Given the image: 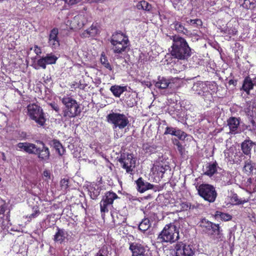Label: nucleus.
<instances>
[{"instance_id": "1", "label": "nucleus", "mask_w": 256, "mask_h": 256, "mask_svg": "<svg viewBox=\"0 0 256 256\" xmlns=\"http://www.w3.org/2000/svg\"><path fill=\"white\" fill-rule=\"evenodd\" d=\"M172 44L170 50L172 56L178 60H185L192 54V50L186 39L178 35L172 36Z\"/></svg>"}, {"instance_id": "2", "label": "nucleus", "mask_w": 256, "mask_h": 256, "mask_svg": "<svg viewBox=\"0 0 256 256\" xmlns=\"http://www.w3.org/2000/svg\"><path fill=\"white\" fill-rule=\"evenodd\" d=\"M179 231L172 223L166 224L157 238L158 242L174 243L179 239Z\"/></svg>"}, {"instance_id": "3", "label": "nucleus", "mask_w": 256, "mask_h": 256, "mask_svg": "<svg viewBox=\"0 0 256 256\" xmlns=\"http://www.w3.org/2000/svg\"><path fill=\"white\" fill-rule=\"evenodd\" d=\"M62 104L64 106L63 110L64 116L70 118H74L80 113L79 106L76 101L68 95L60 98Z\"/></svg>"}, {"instance_id": "4", "label": "nucleus", "mask_w": 256, "mask_h": 256, "mask_svg": "<svg viewBox=\"0 0 256 256\" xmlns=\"http://www.w3.org/2000/svg\"><path fill=\"white\" fill-rule=\"evenodd\" d=\"M196 187L198 194L205 200L209 202H214L216 200L218 194L213 186L202 184Z\"/></svg>"}, {"instance_id": "5", "label": "nucleus", "mask_w": 256, "mask_h": 256, "mask_svg": "<svg viewBox=\"0 0 256 256\" xmlns=\"http://www.w3.org/2000/svg\"><path fill=\"white\" fill-rule=\"evenodd\" d=\"M28 114L30 118L34 120L38 124L43 126L46 119L42 108L36 104H30L28 107Z\"/></svg>"}, {"instance_id": "6", "label": "nucleus", "mask_w": 256, "mask_h": 256, "mask_svg": "<svg viewBox=\"0 0 256 256\" xmlns=\"http://www.w3.org/2000/svg\"><path fill=\"white\" fill-rule=\"evenodd\" d=\"M210 88L206 82H198L194 84L192 90L194 94L202 97L203 99L208 102H212L213 100L212 93L210 92Z\"/></svg>"}, {"instance_id": "7", "label": "nucleus", "mask_w": 256, "mask_h": 256, "mask_svg": "<svg viewBox=\"0 0 256 256\" xmlns=\"http://www.w3.org/2000/svg\"><path fill=\"white\" fill-rule=\"evenodd\" d=\"M128 41V38L122 33L116 32L112 34L110 42L114 52L120 53L124 51L127 47Z\"/></svg>"}, {"instance_id": "8", "label": "nucleus", "mask_w": 256, "mask_h": 256, "mask_svg": "<svg viewBox=\"0 0 256 256\" xmlns=\"http://www.w3.org/2000/svg\"><path fill=\"white\" fill-rule=\"evenodd\" d=\"M106 119L109 123L114 124V128H122L128 124L127 118L123 114L112 112L107 116Z\"/></svg>"}, {"instance_id": "9", "label": "nucleus", "mask_w": 256, "mask_h": 256, "mask_svg": "<svg viewBox=\"0 0 256 256\" xmlns=\"http://www.w3.org/2000/svg\"><path fill=\"white\" fill-rule=\"evenodd\" d=\"M118 198L116 193L111 192H106L100 202V208L102 213L108 212L110 208L113 204L114 200Z\"/></svg>"}, {"instance_id": "10", "label": "nucleus", "mask_w": 256, "mask_h": 256, "mask_svg": "<svg viewBox=\"0 0 256 256\" xmlns=\"http://www.w3.org/2000/svg\"><path fill=\"white\" fill-rule=\"evenodd\" d=\"M174 256H192L194 251L190 245L178 242L174 246Z\"/></svg>"}, {"instance_id": "11", "label": "nucleus", "mask_w": 256, "mask_h": 256, "mask_svg": "<svg viewBox=\"0 0 256 256\" xmlns=\"http://www.w3.org/2000/svg\"><path fill=\"white\" fill-rule=\"evenodd\" d=\"M88 14L82 12L74 16L70 22L71 28H80L88 22Z\"/></svg>"}, {"instance_id": "12", "label": "nucleus", "mask_w": 256, "mask_h": 256, "mask_svg": "<svg viewBox=\"0 0 256 256\" xmlns=\"http://www.w3.org/2000/svg\"><path fill=\"white\" fill-rule=\"evenodd\" d=\"M129 249L132 252V256H144L146 252V249L140 240L131 242L130 244Z\"/></svg>"}, {"instance_id": "13", "label": "nucleus", "mask_w": 256, "mask_h": 256, "mask_svg": "<svg viewBox=\"0 0 256 256\" xmlns=\"http://www.w3.org/2000/svg\"><path fill=\"white\" fill-rule=\"evenodd\" d=\"M58 34V29L54 28L50 30L49 34L48 44L49 46L53 49H56L60 46Z\"/></svg>"}, {"instance_id": "14", "label": "nucleus", "mask_w": 256, "mask_h": 256, "mask_svg": "<svg viewBox=\"0 0 256 256\" xmlns=\"http://www.w3.org/2000/svg\"><path fill=\"white\" fill-rule=\"evenodd\" d=\"M100 33V26L98 23H93L90 28L81 34L82 38L94 37Z\"/></svg>"}, {"instance_id": "15", "label": "nucleus", "mask_w": 256, "mask_h": 256, "mask_svg": "<svg viewBox=\"0 0 256 256\" xmlns=\"http://www.w3.org/2000/svg\"><path fill=\"white\" fill-rule=\"evenodd\" d=\"M42 148H36V151L35 154L37 155L38 158L42 160H47L49 159L50 152L48 148L45 146L43 142H40Z\"/></svg>"}, {"instance_id": "16", "label": "nucleus", "mask_w": 256, "mask_h": 256, "mask_svg": "<svg viewBox=\"0 0 256 256\" xmlns=\"http://www.w3.org/2000/svg\"><path fill=\"white\" fill-rule=\"evenodd\" d=\"M17 148L19 150H23L29 154H35L37 146L34 144L25 142L18 144Z\"/></svg>"}, {"instance_id": "17", "label": "nucleus", "mask_w": 256, "mask_h": 256, "mask_svg": "<svg viewBox=\"0 0 256 256\" xmlns=\"http://www.w3.org/2000/svg\"><path fill=\"white\" fill-rule=\"evenodd\" d=\"M164 134H171L178 137L180 140L184 139L186 137V134L183 131L176 128L167 126L166 128Z\"/></svg>"}, {"instance_id": "18", "label": "nucleus", "mask_w": 256, "mask_h": 256, "mask_svg": "<svg viewBox=\"0 0 256 256\" xmlns=\"http://www.w3.org/2000/svg\"><path fill=\"white\" fill-rule=\"evenodd\" d=\"M228 126L230 129V132L236 134L240 125V120L235 117H230L227 120Z\"/></svg>"}, {"instance_id": "19", "label": "nucleus", "mask_w": 256, "mask_h": 256, "mask_svg": "<svg viewBox=\"0 0 256 256\" xmlns=\"http://www.w3.org/2000/svg\"><path fill=\"white\" fill-rule=\"evenodd\" d=\"M210 232L208 233L209 236L216 235V238L218 240H222L224 238L222 230L220 229L218 224L214 223L213 226H212V228L210 229Z\"/></svg>"}, {"instance_id": "20", "label": "nucleus", "mask_w": 256, "mask_h": 256, "mask_svg": "<svg viewBox=\"0 0 256 256\" xmlns=\"http://www.w3.org/2000/svg\"><path fill=\"white\" fill-rule=\"evenodd\" d=\"M66 232L64 229L57 228V232L54 236L53 240L55 242L62 244L66 238Z\"/></svg>"}, {"instance_id": "21", "label": "nucleus", "mask_w": 256, "mask_h": 256, "mask_svg": "<svg viewBox=\"0 0 256 256\" xmlns=\"http://www.w3.org/2000/svg\"><path fill=\"white\" fill-rule=\"evenodd\" d=\"M136 185L138 190L140 192H143L146 190L152 189L153 185L148 182H144L142 178H139L136 181Z\"/></svg>"}, {"instance_id": "22", "label": "nucleus", "mask_w": 256, "mask_h": 256, "mask_svg": "<svg viewBox=\"0 0 256 256\" xmlns=\"http://www.w3.org/2000/svg\"><path fill=\"white\" fill-rule=\"evenodd\" d=\"M218 166V164L216 161L213 162L208 163L206 168V171L204 172V174L210 177L212 176L216 172Z\"/></svg>"}, {"instance_id": "23", "label": "nucleus", "mask_w": 256, "mask_h": 256, "mask_svg": "<svg viewBox=\"0 0 256 256\" xmlns=\"http://www.w3.org/2000/svg\"><path fill=\"white\" fill-rule=\"evenodd\" d=\"M254 143L250 140H246L242 144L241 146L242 150V152L246 155L250 154V151Z\"/></svg>"}, {"instance_id": "24", "label": "nucleus", "mask_w": 256, "mask_h": 256, "mask_svg": "<svg viewBox=\"0 0 256 256\" xmlns=\"http://www.w3.org/2000/svg\"><path fill=\"white\" fill-rule=\"evenodd\" d=\"M170 83L169 80L164 77L159 76L158 80L155 84V86L160 89H164L168 86Z\"/></svg>"}, {"instance_id": "25", "label": "nucleus", "mask_w": 256, "mask_h": 256, "mask_svg": "<svg viewBox=\"0 0 256 256\" xmlns=\"http://www.w3.org/2000/svg\"><path fill=\"white\" fill-rule=\"evenodd\" d=\"M254 87L252 81L249 76L246 77L244 82L242 86V89L248 94H249L250 90H252Z\"/></svg>"}, {"instance_id": "26", "label": "nucleus", "mask_w": 256, "mask_h": 256, "mask_svg": "<svg viewBox=\"0 0 256 256\" xmlns=\"http://www.w3.org/2000/svg\"><path fill=\"white\" fill-rule=\"evenodd\" d=\"M213 222L204 218L200 221V226L202 228V230L205 233L208 234V232H210V229L212 228V226H213Z\"/></svg>"}, {"instance_id": "27", "label": "nucleus", "mask_w": 256, "mask_h": 256, "mask_svg": "<svg viewBox=\"0 0 256 256\" xmlns=\"http://www.w3.org/2000/svg\"><path fill=\"white\" fill-rule=\"evenodd\" d=\"M110 90L114 96L119 97L123 92L126 90V87L114 86H111Z\"/></svg>"}, {"instance_id": "28", "label": "nucleus", "mask_w": 256, "mask_h": 256, "mask_svg": "<svg viewBox=\"0 0 256 256\" xmlns=\"http://www.w3.org/2000/svg\"><path fill=\"white\" fill-rule=\"evenodd\" d=\"M172 25H174V30L178 32L182 33L184 34H188L189 33L188 30L179 22L175 21Z\"/></svg>"}, {"instance_id": "29", "label": "nucleus", "mask_w": 256, "mask_h": 256, "mask_svg": "<svg viewBox=\"0 0 256 256\" xmlns=\"http://www.w3.org/2000/svg\"><path fill=\"white\" fill-rule=\"evenodd\" d=\"M52 144L60 156H62L64 154L65 150L59 141L54 140L52 141Z\"/></svg>"}, {"instance_id": "30", "label": "nucleus", "mask_w": 256, "mask_h": 256, "mask_svg": "<svg viewBox=\"0 0 256 256\" xmlns=\"http://www.w3.org/2000/svg\"><path fill=\"white\" fill-rule=\"evenodd\" d=\"M155 168L157 171L158 174H161V176L168 170H170V167L166 164H158L155 166Z\"/></svg>"}, {"instance_id": "31", "label": "nucleus", "mask_w": 256, "mask_h": 256, "mask_svg": "<svg viewBox=\"0 0 256 256\" xmlns=\"http://www.w3.org/2000/svg\"><path fill=\"white\" fill-rule=\"evenodd\" d=\"M216 218H220L224 221H228L232 219V216L227 213L222 212L220 211H216L214 214Z\"/></svg>"}, {"instance_id": "32", "label": "nucleus", "mask_w": 256, "mask_h": 256, "mask_svg": "<svg viewBox=\"0 0 256 256\" xmlns=\"http://www.w3.org/2000/svg\"><path fill=\"white\" fill-rule=\"evenodd\" d=\"M150 226V221L148 218H144L138 225V229L142 232L148 230Z\"/></svg>"}, {"instance_id": "33", "label": "nucleus", "mask_w": 256, "mask_h": 256, "mask_svg": "<svg viewBox=\"0 0 256 256\" xmlns=\"http://www.w3.org/2000/svg\"><path fill=\"white\" fill-rule=\"evenodd\" d=\"M220 32L224 34L234 36L236 34L238 31L235 28L230 27L228 24H227L226 26L220 29Z\"/></svg>"}, {"instance_id": "34", "label": "nucleus", "mask_w": 256, "mask_h": 256, "mask_svg": "<svg viewBox=\"0 0 256 256\" xmlns=\"http://www.w3.org/2000/svg\"><path fill=\"white\" fill-rule=\"evenodd\" d=\"M242 6L245 8L253 10L256 6V0H244V2L242 4Z\"/></svg>"}, {"instance_id": "35", "label": "nucleus", "mask_w": 256, "mask_h": 256, "mask_svg": "<svg viewBox=\"0 0 256 256\" xmlns=\"http://www.w3.org/2000/svg\"><path fill=\"white\" fill-rule=\"evenodd\" d=\"M46 64H47L46 63V60L44 57H42V58L38 59L36 61V63L33 64V66L36 70H38L40 68H42L43 69H46Z\"/></svg>"}, {"instance_id": "36", "label": "nucleus", "mask_w": 256, "mask_h": 256, "mask_svg": "<svg viewBox=\"0 0 256 256\" xmlns=\"http://www.w3.org/2000/svg\"><path fill=\"white\" fill-rule=\"evenodd\" d=\"M46 60V63L47 64H56L58 58L54 55L52 53L48 54L46 55V56H44Z\"/></svg>"}, {"instance_id": "37", "label": "nucleus", "mask_w": 256, "mask_h": 256, "mask_svg": "<svg viewBox=\"0 0 256 256\" xmlns=\"http://www.w3.org/2000/svg\"><path fill=\"white\" fill-rule=\"evenodd\" d=\"M100 62L108 70H112V67L108 62V60L104 52H102L100 58Z\"/></svg>"}, {"instance_id": "38", "label": "nucleus", "mask_w": 256, "mask_h": 256, "mask_svg": "<svg viewBox=\"0 0 256 256\" xmlns=\"http://www.w3.org/2000/svg\"><path fill=\"white\" fill-rule=\"evenodd\" d=\"M254 166L252 161L248 160L245 162V164L244 166V170L247 173L250 174L253 170Z\"/></svg>"}, {"instance_id": "39", "label": "nucleus", "mask_w": 256, "mask_h": 256, "mask_svg": "<svg viewBox=\"0 0 256 256\" xmlns=\"http://www.w3.org/2000/svg\"><path fill=\"white\" fill-rule=\"evenodd\" d=\"M130 156V158L129 157V159H130V165L129 166V172H132L133 170V168L136 167V164H138V162L137 160V159L132 154H129Z\"/></svg>"}, {"instance_id": "40", "label": "nucleus", "mask_w": 256, "mask_h": 256, "mask_svg": "<svg viewBox=\"0 0 256 256\" xmlns=\"http://www.w3.org/2000/svg\"><path fill=\"white\" fill-rule=\"evenodd\" d=\"M6 208V202L0 198V218H4Z\"/></svg>"}, {"instance_id": "41", "label": "nucleus", "mask_w": 256, "mask_h": 256, "mask_svg": "<svg viewBox=\"0 0 256 256\" xmlns=\"http://www.w3.org/2000/svg\"><path fill=\"white\" fill-rule=\"evenodd\" d=\"M232 175L230 172H224V174L222 175V178L224 181L227 184H232Z\"/></svg>"}, {"instance_id": "42", "label": "nucleus", "mask_w": 256, "mask_h": 256, "mask_svg": "<svg viewBox=\"0 0 256 256\" xmlns=\"http://www.w3.org/2000/svg\"><path fill=\"white\" fill-rule=\"evenodd\" d=\"M68 179L67 178H64L60 182V186L61 190H66L68 188Z\"/></svg>"}, {"instance_id": "43", "label": "nucleus", "mask_w": 256, "mask_h": 256, "mask_svg": "<svg viewBox=\"0 0 256 256\" xmlns=\"http://www.w3.org/2000/svg\"><path fill=\"white\" fill-rule=\"evenodd\" d=\"M256 107V103L254 101H249L246 102V108H245V112L246 111H250Z\"/></svg>"}, {"instance_id": "44", "label": "nucleus", "mask_w": 256, "mask_h": 256, "mask_svg": "<svg viewBox=\"0 0 256 256\" xmlns=\"http://www.w3.org/2000/svg\"><path fill=\"white\" fill-rule=\"evenodd\" d=\"M118 161L120 166L125 169L126 172H128V166L127 165V163L125 162L124 158H121L119 159Z\"/></svg>"}, {"instance_id": "45", "label": "nucleus", "mask_w": 256, "mask_h": 256, "mask_svg": "<svg viewBox=\"0 0 256 256\" xmlns=\"http://www.w3.org/2000/svg\"><path fill=\"white\" fill-rule=\"evenodd\" d=\"M175 144L177 146V150H178V152L181 155H182L183 154L184 150V148H183L182 145L180 144V143L178 140L176 141Z\"/></svg>"}, {"instance_id": "46", "label": "nucleus", "mask_w": 256, "mask_h": 256, "mask_svg": "<svg viewBox=\"0 0 256 256\" xmlns=\"http://www.w3.org/2000/svg\"><path fill=\"white\" fill-rule=\"evenodd\" d=\"M246 114L250 118H256V107L253 110H250V111H246Z\"/></svg>"}, {"instance_id": "47", "label": "nucleus", "mask_w": 256, "mask_h": 256, "mask_svg": "<svg viewBox=\"0 0 256 256\" xmlns=\"http://www.w3.org/2000/svg\"><path fill=\"white\" fill-rule=\"evenodd\" d=\"M202 24V21L200 19H195L193 20L192 25L196 28L201 26Z\"/></svg>"}, {"instance_id": "48", "label": "nucleus", "mask_w": 256, "mask_h": 256, "mask_svg": "<svg viewBox=\"0 0 256 256\" xmlns=\"http://www.w3.org/2000/svg\"><path fill=\"white\" fill-rule=\"evenodd\" d=\"M143 6L144 9L143 10L147 11V12H150L152 9V6L150 4L148 3L147 2L145 1L144 3Z\"/></svg>"}, {"instance_id": "49", "label": "nucleus", "mask_w": 256, "mask_h": 256, "mask_svg": "<svg viewBox=\"0 0 256 256\" xmlns=\"http://www.w3.org/2000/svg\"><path fill=\"white\" fill-rule=\"evenodd\" d=\"M232 199L234 200V201L237 204H244V202H246V200H240L238 198V196L236 194H234L233 196H232Z\"/></svg>"}, {"instance_id": "50", "label": "nucleus", "mask_w": 256, "mask_h": 256, "mask_svg": "<svg viewBox=\"0 0 256 256\" xmlns=\"http://www.w3.org/2000/svg\"><path fill=\"white\" fill-rule=\"evenodd\" d=\"M144 2H145V0H142L140 2H138L136 6L138 10H143V9H144L143 5H144Z\"/></svg>"}, {"instance_id": "51", "label": "nucleus", "mask_w": 256, "mask_h": 256, "mask_svg": "<svg viewBox=\"0 0 256 256\" xmlns=\"http://www.w3.org/2000/svg\"><path fill=\"white\" fill-rule=\"evenodd\" d=\"M34 52L37 54L39 55L41 54L42 50L40 47H38V46H34Z\"/></svg>"}, {"instance_id": "52", "label": "nucleus", "mask_w": 256, "mask_h": 256, "mask_svg": "<svg viewBox=\"0 0 256 256\" xmlns=\"http://www.w3.org/2000/svg\"><path fill=\"white\" fill-rule=\"evenodd\" d=\"M39 214H40L39 210H36L32 214H30V216H29V218H36V216H38Z\"/></svg>"}, {"instance_id": "53", "label": "nucleus", "mask_w": 256, "mask_h": 256, "mask_svg": "<svg viewBox=\"0 0 256 256\" xmlns=\"http://www.w3.org/2000/svg\"><path fill=\"white\" fill-rule=\"evenodd\" d=\"M43 176H44L48 178V179H50V172L48 170H44L43 172Z\"/></svg>"}, {"instance_id": "54", "label": "nucleus", "mask_w": 256, "mask_h": 256, "mask_svg": "<svg viewBox=\"0 0 256 256\" xmlns=\"http://www.w3.org/2000/svg\"><path fill=\"white\" fill-rule=\"evenodd\" d=\"M51 107L53 110H56V112H58L59 110V107L56 104H50Z\"/></svg>"}, {"instance_id": "55", "label": "nucleus", "mask_w": 256, "mask_h": 256, "mask_svg": "<svg viewBox=\"0 0 256 256\" xmlns=\"http://www.w3.org/2000/svg\"><path fill=\"white\" fill-rule=\"evenodd\" d=\"M237 84V81L234 80H230L228 82V84L230 85H234V86H236Z\"/></svg>"}, {"instance_id": "56", "label": "nucleus", "mask_w": 256, "mask_h": 256, "mask_svg": "<svg viewBox=\"0 0 256 256\" xmlns=\"http://www.w3.org/2000/svg\"><path fill=\"white\" fill-rule=\"evenodd\" d=\"M182 208H190V204L188 203H183L182 204Z\"/></svg>"}, {"instance_id": "57", "label": "nucleus", "mask_w": 256, "mask_h": 256, "mask_svg": "<svg viewBox=\"0 0 256 256\" xmlns=\"http://www.w3.org/2000/svg\"><path fill=\"white\" fill-rule=\"evenodd\" d=\"M2 160H4V161H6V156H5V154L4 152H2Z\"/></svg>"}, {"instance_id": "58", "label": "nucleus", "mask_w": 256, "mask_h": 256, "mask_svg": "<svg viewBox=\"0 0 256 256\" xmlns=\"http://www.w3.org/2000/svg\"><path fill=\"white\" fill-rule=\"evenodd\" d=\"M254 118H250V122H251V123L252 124L253 126L255 125V122H254Z\"/></svg>"}, {"instance_id": "59", "label": "nucleus", "mask_w": 256, "mask_h": 256, "mask_svg": "<svg viewBox=\"0 0 256 256\" xmlns=\"http://www.w3.org/2000/svg\"><path fill=\"white\" fill-rule=\"evenodd\" d=\"M193 20H194L190 19V20H188V21H187V22H188V24H192V25Z\"/></svg>"}, {"instance_id": "60", "label": "nucleus", "mask_w": 256, "mask_h": 256, "mask_svg": "<svg viewBox=\"0 0 256 256\" xmlns=\"http://www.w3.org/2000/svg\"><path fill=\"white\" fill-rule=\"evenodd\" d=\"M91 198H92V199H95L96 197V195L94 196V197L92 196L91 195Z\"/></svg>"}, {"instance_id": "61", "label": "nucleus", "mask_w": 256, "mask_h": 256, "mask_svg": "<svg viewBox=\"0 0 256 256\" xmlns=\"http://www.w3.org/2000/svg\"><path fill=\"white\" fill-rule=\"evenodd\" d=\"M129 237H132V238H134V236H130L129 235Z\"/></svg>"}, {"instance_id": "62", "label": "nucleus", "mask_w": 256, "mask_h": 256, "mask_svg": "<svg viewBox=\"0 0 256 256\" xmlns=\"http://www.w3.org/2000/svg\"><path fill=\"white\" fill-rule=\"evenodd\" d=\"M1 180V178H0V181Z\"/></svg>"}]
</instances>
